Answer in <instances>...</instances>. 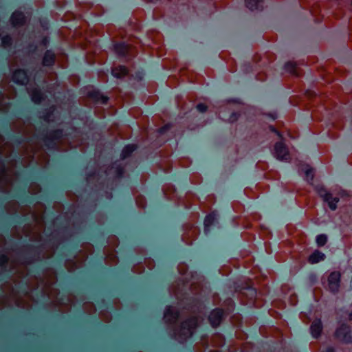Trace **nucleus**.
Listing matches in <instances>:
<instances>
[{"label":"nucleus","instance_id":"393cba45","mask_svg":"<svg viewBox=\"0 0 352 352\" xmlns=\"http://www.w3.org/2000/svg\"><path fill=\"white\" fill-rule=\"evenodd\" d=\"M171 316L173 320H175L177 317V314L174 312V310L171 308H168L166 309L164 317L166 318H168L169 316Z\"/></svg>","mask_w":352,"mask_h":352},{"label":"nucleus","instance_id":"4c0bfd02","mask_svg":"<svg viewBox=\"0 0 352 352\" xmlns=\"http://www.w3.org/2000/svg\"><path fill=\"white\" fill-rule=\"evenodd\" d=\"M349 320H352V312L349 316Z\"/></svg>","mask_w":352,"mask_h":352},{"label":"nucleus","instance_id":"2eb2a0df","mask_svg":"<svg viewBox=\"0 0 352 352\" xmlns=\"http://www.w3.org/2000/svg\"><path fill=\"white\" fill-rule=\"evenodd\" d=\"M55 61V54L50 51L47 50L44 55L43 59V65L44 66H50L52 65L54 63Z\"/></svg>","mask_w":352,"mask_h":352},{"label":"nucleus","instance_id":"a211bd4d","mask_svg":"<svg viewBox=\"0 0 352 352\" xmlns=\"http://www.w3.org/2000/svg\"><path fill=\"white\" fill-rule=\"evenodd\" d=\"M216 220L214 214H210L206 216L204 221L205 231L208 232L209 231V227L212 226Z\"/></svg>","mask_w":352,"mask_h":352},{"label":"nucleus","instance_id":"1a4fd4ad","mask_svg":"<svg viewBox=\"0 0 352 352\" xmlns=\"http://www.w3.org/2000/svg\"><path fill=\"white\" fill-rule=\"evenodd\" d=\"M11 22L14 26H21L25 23L26 18L23 12L16 11L11 16Z\"/></svg>","mask_w":352,"mask_h":352},{"label":"nucleus","instance_id":"dca6fc26","mask_svg":"<svg viewBox=\"0 0 352 352\" xmlns=\"http://www.w3.org/2000/svg\"><path fill=\"white\" fill-rule=\"evenodd\" d=\"M338 197H333L332 194H329V197L324 199L323 201L328 204L329 207L332 210H336L337 208V203L339 201Z\"/></svg>","mask_w":352,"mask_h":352},{"label":"nucleus","instance_id":"473e14b6","mask_svg":"<svg viewBox=\"0 0 352 352\" xmlns=\"http://www.w3.org/2000/svg\"><path fill=\"white\" fill-rule=\"evenodd\" d=\"M146 265L149 269H152L154 267V262L151 259H148L146 261Z\"/></svg>","mask_w":352,"mask_h":352},{"label":"nucleus","instance_id":"6e6552de","mask_svg":"<svg viewBox=\"0 0 352 352\" xmlns=\"http://www.w3.org/2000/svg\"><path fill=\"white\" fill-rule=\"evenodd\" d=\"M323 325L320 319H316L312 322V324L310 327V331L314 338H318L320 337Z\"/></svg>","mask_w":352,"mask_h":352},{"label":"nucleus","instance_id":"b1692460","mask_svg":"<svg viewBox=\"0 0 352 352\" xmlns=\"http://www.w3.org/2000/svg\"><path fill=\"white\" fill-rule=\"evenodd\" d=\"M2 46L8 47L12 45V38L9 36H5L1 39Z\"/></svg>","mask_w":352,"mask_h":352},{"label":"nucleus","instance_id":"4468645a","mask_svg":"<svg viewBox=\"0 0 352 352\" xmlns=\"http://www.w3.org/2000/svg\"><path fill=\"white\" fill-rule=\"evenodd\" d=\"M245 5L252 11L262 10L263 1L259 0H245Z\"/></svg>","mask_w":352,"mask_h":352},{"label":"nucleus","instance_id":"5701e85b","mask_svg":"<svg viewBox=\"0 0 352 352\" xmlns=\"http://www.w3.org/2000/svg\"><path fill=\"white\" fill-rule=\"evenodd\" d=\"M318 193L319 194L320 197L322 198V199L329 197V194H331L329 192L327 191V190L324 187H319L318 188Z\"/></svg>","mask_w":352,"mask_h":352},{"label":"nucleus","instance_id":"2f4dec72","mask_svg":"<svg viewBox=\"0 0 352 352\" xmlns=\"http://www.w3.org/2000/svg\"><path fill=\"white\" fill-rule=\"evenodd\" d=\"M8 262V258L5 255L0 256V266L3 267Z\"/></svg>","mask_w":352,"mask_h":352},{"label":"nucleus","instance_id":"cd10ccee","mask_svg":"<svg viewBox=\"0 0 352 352\" xmlns=\"http://www.w3.org/2000/svg\"><path fill=\"white\" fill-rule=\"evenodd\" d=\"M41 188L36 184H31L29 188L30 192L32 194H36L40 192Z\"/></svg>","mask_w":352,"mask_h":352},{"label":"nucleus","instance_id":"58836bf2","mask_svg":"<svg viewBox=\"0 0 352 352\" xmlns=\"http://www.w3.org/2000/svg\"><path fill=\"white\" fill-rule=\"evenodd\" d=\"M155 1V0H149L148 1H150V2H153V1Z\"/></svg>","mask_w":352,"mask_h":352},{"label":"nucleus","instance_id":"7c9ffc66","mask_svg":"<svg viewBox=\"0 0 352 352\" xmlns=\"http://www.w3.org/2000/svg\"><path fill=\"white\" fill-rule=\"evenodd\" d=\"M101 318L106 322H108L111 320V316L109 313H102Z\"/></svg>","mask_w":352,"mask_h":352},{"label":"nucleus","instance_id":"f704fd0d","mask_svg":"<svg viewBox=\"0 0 352 352\" xmlns=\"http://www.w3.org/2000/svg\"><path fill=\"white\" fill-rule=\"evenodd\" d=\"M270 129L272 131L276 133L278 136L281 137V135L280 134V133L276 129H275L274 127L271 126Z\"/></svg>","mask_w":352,"mask_h":352},{"label":"nucleus","instance_id":"72a5a7b5","mask_svg":"<svg viewBox=\"0 0 352 352\" xmlns=\"http://www.w3.org/2000/svg\"><path fill=\"white\" fill-rule=\"evenodd\" d=\"M322 352H336V350L333 346H329Z\"/></svg>","mask_w":352,"mask_h":352},{"label":"nucleus","instance_id":"a878e982","mask_svg":"<svg viewBox=\"0 0 352 352\" xmlns=\"http://www.w3.org/2000/svg\"><path fill=\"white\" fill-rule=\"evenodd\" d=\"M305 175L308 181H313L314 177V169L311 168H307L305 170Z\"/></svg>","mask_w":352,"mask_h":352},{"label":"nucleus","instance_id":"e433bc0d","mask_svg":"<svg viewBox=\"0 0 352 352\" xmlns=\"http://www.w3.org/2000/svg\"><path fill=\"white\" fill-rule=\"evenodd\" d=\"M250 292L252 297H253V296L256 294V292L254 290H251Z\"/></svg>","mask_w":352,"mask_h":352},{"label":"nucleus","instance_id":"4be33fe9","mask_svg":"<svg viewBox=\"0 0 352 352\" xmlns=\"http://www.w3.org/2000/svg\"><path fill=\"white\" fill-rule=\"evenodd\" d=\"M106 262L110 265H116L118 263L116 256L113 253L109 254L106 258Z\"/></svg>","mask_w":352,"mask_h":352},{"label":"nucleus","instance_id":"9d476101","mask_svg":"<svg viewBox=\"0 0 352 352\" xmlns=\"http://www.w3.org/2000/svg\"><path fill=\"white\" fill-rule=\"evenodd\" d=\"M28 91L31 96L32 100L35 103H40L44 98L43 94L38 88H28Z\"/></svg>","mask_w":352,"mask_h":352},{"label":"nucleus","instance_id":"f3484780","mask_svg":"<svg viewBox=\"0 0 352 352\" xmlns=\"http://www.w3.org/2000/svg\"><path fill=\"white\" fill-rule=\"evenodd\" d=\"M91 97L97 101H100L102 104H106L109 100L108 97L104 96L99 91H93L90 94Z\"/></svg>","mask_w":352,"mask_h":352},{"label":"nucleus","instance_id":"c756f323","mask_svg":"<svg viewBox=\"0 0 352 352\" xmlns=\"http://www.w3.org/2000/svg\"><path fill=\"white\" fill-rule=\"evenodd\" d=\"M172 127V125L170 124H166L164 125V126L161 127L159 129L158 131L160 134H164V133H166L167 131H168L169 129H170Z\"/></svg>","mask_w":352,"mask_h":352},{"label":"nucleus","instance_id":"423d86ee","mask_svg":"<svg viewBox=\"0 0 352 352\" xmlns=\"http://www.w3.org/2000/svg\"><path fill=\"white\" fill-rule=\"evenodd\" d=\"M12 80L19 85H26L29 82V77L25 70L19 69L13 73Z\"/></svg>","mask_w":352,"mask_h":352},{"label":"nucleus","instance_id":"6ab92c4d","mask_svg":"<svg viewBox=\"0 0 352 352\" xmlns=\"http://www.w3.org/2000/svg\"><path fill=\"white\" fill-rule=\"evenodd\" d=\"M137 146L135 144H131L125 146L122 152V157L123 159L129 157L135 149Z\"/></svg>","mask_w":352,"mask_h":352},{"label":"nucleus","instance_id":"0eeeda50","mask_svg":"<svg viewBox=\"0 0 352 352\" xmlns=\"http://www.w3.org/2000/svg\"><path fill=\"white\" fill-rule=\"evenodd\" d=\"M111 74L116 78H124L129 74V69L124 65L114 66L111 68Z\"/></svg>","mask_w":352,"mask_h":352},{"label":"nucleus","instance_id":"f8f14e48","mask_svg":"<svg viewBox=\"0 0 352 352\" xmlns=\"http://www.w3.org/2000/svg\"><path fill=\"white\" fill-rule=\"evenodd\" d=\"M63 135V132L62 130H55L50 132L46 135L45 140V144L48 145L50 144V142L59 140L60 138H62Z\"/></svg>","mask_w":352,"mask_h":352},{"label":"nucleus","instance_id":"c85d7f7f","mask_svg":"<svg viewBox=\"0 0 352 352\" xmlns=\"http://www.w3.org/2000/svg\"><path fill=\"white\" fill-rule=\"evenodd\" d=\"M197 110L201 113H204L208 109V106L204 103H199L197 105Z\"/></svg>","mask_w":352,"mask_h":352},{"label":"nucleus","instance_id":"20e7f679","mask_svg":"<svg viewBox=\"0 0 352 352\" xmlns=\"http://www.w3.org/2000/svg\"><path fill=\"white\" fill-rule=\"evenodd\" d=\"M274 155L280 161H289L290 160L288 148L283 142H276L275 144Z\"/></svg>","mask_w":352,"mask_h":352},{"label":"nucleus","instance_id":"7ed1b4c3","mask_svg":"<svg viewBox=\"0 0 352 352\" xmlns=\"http://www.w3.org/2000/svg\"><path fill=\"white\" fill-rule=\"evenodd\" d=\"M342 274L340 271H333L327 277L326 289L333 294H337L341 285Z\"/></svg>","mask_w":352,"mask_h":352},{"label":"nucleus","instance_id":"39448f33","mask_svg":"<svg viewBox=\"0 0 352 352\" xmlns=\"http://www.w3.org/2000/svg\"><path fill=\"white\" fill-rule=\"evenodd\" d=\"M223 311L221 309H214L210 314L208 320L214 327H218L223 320Z\"/></svg>","mask_w":352,"mask_h":352},{"label":"nucleus","instance_id":"bb28decb","mask_svg":"<svg viewBox=\"0 0 352 352\" xmlns=\"http://www.w3.org/2000/svg\"><path fill=\"white\" fill-rule=\"evenodd\" d=\"M240 117V113L236 112H232L230 118L228 119L229 122L233 123L236 122Z\"/></svg>","mask_w":352,"mask_h":352},{"label":"nucleus","instance_id":"412c9836","mask_svg":"<svg viewBox=\"0 0 352 352\" xmlns=\"http://www.w3.org/2000/svg\"><path fill=\"white\" fill-rule=\"evenodd\" d=\"M327 241V236L325 234H320L316 237V243L319 247L324 246Z\"/></svg>","mask_w":352,"mask_h":352},{"label":"nucleus","instance_id":"f257e3e1","mask_svg":"<svg viewBox=\"0 0 352 352\" xmlns=\"http://www.w3.org/2000/svg\"><path fill=\"white\" fill-rule=\"evenodd\" d=\"M198 325V318L192 317L184 321L179 328L175 332V336L179 342L186 340L190 338L194 330Z\"/></svg>","mask_w":352,"mask_h":352},{"label":"nucleus","instance_id":"9b49d317","mask_svg":"<svg viewBox=\"0 0 352 352\" xmlns=\"http://www.w3.org/2000/svg\"><path fill=\"white\" fill-rule=\"evenodd\" d=\"M325 255L318 250H316L312 254L309 255L307 261L311 264H316L320 261H324Z\"/></svg>","mask_w":352,"mask_h":352},{"label":"nucleus","instance_id":"aec40b11","mask_svg":"<svg viewBox=\"0 0 352 352\" xmlns=\"http://www.w3.org/2000/svg\"><path fill=\"white\" fill-rule=\"evenodd\" d=\"M285 70L293 75H297L296 73V63L293 61H289L285 65Z\"/></svg>","mask_w":352,"mask_h":352},{"label":"nucleus","instance_id":"ea45409f","mask_svg":"<svg viewBox=\"0 0 352 352\" xmlns=\"http://www.w3.org/2000/svg\"><path fill=\"white\" fill-rule=\"evenodd\" d=\"M351 287H352V280H351Z\"/></svg>","mask_w":352,"mask_h":352},{"label":"nucleus","instance_id":"c9c22d12","mask_svg":"<svg viewBox=\"0 0 352 352\" xmlns=\"http://www.w3.org/2000/svg\"><path fill=\"white\" fill-rule=\"evenodd\" d=\"M250 287H251V285H250V283H248V284H247V286H246V287H242V289H249V288H250Z\"/></svg>","mask_w":352,"mask_h":352},{"label":"nucleus","instance_id":"ddd939ff","mask_svg":"<svg viewBox=\"0 0 352 352\" xmlns=\"http://www.w3.org/2000/svg\"><path fill=\"white\" fill-rule=\"evenodd\" d=\"M114 49L118 56H124L129 53L131 46L125 43H118L114 45Z\"/></svg>","mask_w":352,"mask_h":352},{"label":"nucleus","instance_id":"f03ea898","mask_svg":"<svg viewBox=\"0 0 352 352\" xmlns=\"http://www.w3.org/2000/svg\"><path fill=\"white\" fill-rule=\"evenodd\" d=\"M333 337L334 340L342 344L352 343V328L345 323H341L336 329Z\"/></svg>","mask_w":352,"mask_h":352}]
</instances>
